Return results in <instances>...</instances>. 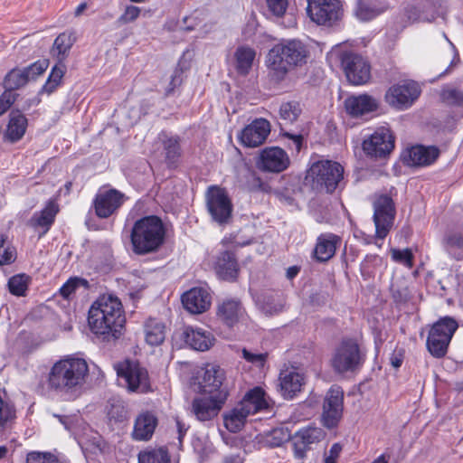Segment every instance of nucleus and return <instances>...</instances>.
<instances>
[{"instance_id":"obj_1","label":"nucleus","mask_w":463,"mask_h":463,"mask_svg":"<svg viewBox=\"0 0 463 463\" xmlns=\"http://www.w3.org/2000/svg\"><path fill=\"white\" fill-rule=\"evenodd\" d=\"M89 372V364L84 357L65 355L50 368L46 376L47 388L64 400H76L82 392Z\"/></svg>"},{"instance_id":"obj_2","label":"nucleus","mask_w":463,"mask_h":463,"mask_svg":"<svg viewBox=\"0 0 463 463\" xmlns=\"http://www.w3.org/2000/svg\"><path fill=\"white\" fill-rule=\"evenodd\" d=\"M126 325V315L120 299L102 295L90 306L88 326L91 333L103 338H119Z\"/></svg>"},{"instance_id":"obj_3","label":"nucleus","mask_w":463,"mask_h":463,"mask_svg":"<svg viewBox=\"0 0 463 463\" xmlns=\"http://www.w3.org/2000/svg\"><path fill=\"white\" fill-rule=\"evenodd\" d=\"M309 50L299 40H288L275 44L267 53L265 65L271 80H283L291 68L302 66L307 61Z\"/></svg>"},{"instance_id":"obj_4","label":"nucleus","mask_w":463,"mask_h":463,"mask_svg":"<svg viewBox=\"0 0 463 463\" xmlns=\"http://www.w3.org/2000/svg\"><path fill=\"white\" fill-rule=\"evenodd\" d=\"M165 227L158 217L146 216L137 220L131 230L133 251L139 255L156 250L164 242Z\"/></svg>"},{"instance_id":"obj_5","label":"nucleus","mask_w":463,"mask_h":463,"mask_svg":"<svg viewBox=\"0 0 463 463\" xmlns=\"http://www.w3.org/2000/svg\"><path fill=\"white\" fill-rule=\"evenodd\" d=\"M118 384L130 392L146 393L152 391L150 378L146 368L138 363L126 360L114 365Z\"/></svg>"},{"instance_id":"obj_6","label":"nucleus","mask_w":463,"mask_h":463,"mask_svg":"<svg viewBox=\"0 0 463 463\" xmlns=\"http://www.w3.org/2000/svg\"><path fill=\"white\" fill-rule=\"evenodd\" d=\"M458 327V322L450 317H441L433 324L427 338V348L434 357L440 358L447 354L448 346Z\"/></svg>"},{"instance_id":"obj_7","label":"nucleus","mask_w":463,"mask_h":463,"mask_svg":"<svg viewBox=\"0 0 463 463\" xmlns=\"http://www.w3.org/2000/svg\"><path fill=\"white\" fill-rule=\"evenodd\" d=\"M307 14L317 25L333 26L344 14L341 0H307Z\"/></svg>"},{"instance_id":"obj_8","label":"nucleus","mask_w":463,"mask_h":463,"mask_svg":"<svg viewBox=\"0 0 463 463\" xmlns=\"http://www.w3.org/2000/svg\"><path fill=\"white\" fill-rule=\"evenodd\" d=\"M344 169L340 164L329 160L314 163L307 173V177L317 188H325L326 192H333L343 177Z\"/></svg>"},{"instance_id":"obj_9","label":"nucleus","mask_w":463,"mask_h":463,"mask_svg":"<svg viewBox=\"0 0 463 463\" xmlns=\"http://www.w3.org/2000/svg\"><path fill=\"white\" fill-rule=\"evenodd\" d=\"M338 57L347 80L353 85H364L371 79V65L361 55L353 52L338 54L333 51L328 55L329 59Z\"/></svg>"},{"instance_id":"obj_10","label":"nucleus","mask_w":463,"mask_h":463,"mask_svg":"<svg viewBox=\"0 0 463 463\" xmlns=\"http://www.w3.org/2000/svg\"><path fill=\"white\" fill-rule=\"evenodd\" d=\"M359 346L354 340L343 341L334 351L331 365L338 373L355 371L362 364Z\"/></svg>"},{"instance_id":"obj_11","label":"nucleus","mask_w":463,"mask_h":463,"mask_svg":"<svg viewBox=\"0 0 463 463\" xmlns=\"http://www.w3.org/2000/svg\"><path fill=\"white\" fill-rule=\"evenodd\" d=\"M420 90L413 81H402L391 86L384 96L386 103L391 107L403 110L410 108L419 98Z\"/></svg>"},{"instance_id":"obj_12","label":"nucleus","mask_w":463,"mask_h":463,"mask_svg":"<svg viewBox=\"0 0 463 463\" xmlns=\"http://www.w3.org/2000/svg\"><path fill=\"white\" fill-rule=\"evenodd\" d=\"M363 150L366 156L382 158L389 155L394 147V137L386 127L375 129L363 141Z\"/></svg>"},{"instance_id":"obj_13","label":"nucleus","mask_w":463,"mask_h":463,"mask_svg":"<svg viewBox=\"0 0 463 463\" xmlns=\"http://www.w3.org/2000/svg\"><path fill=\"white\" fill-rule=\"evenodd\" d=\"M127 199L128 197L117 189L101 187L93 200L95 213L99 218H109L118 211Z\"/></svg>"},{"instance_id":"obj_14","label":"nucleus","mask_w":463,"mask_h":463,"mask_svg":"<svg viewBox=\"0 0 463 463\" xmlns=\"http://www.w3.org/2000/svg\"><path fill=\"white\" fill-rule=\"evenodd\" d=\"M395 216L392 200L387 195L379 196L373 203V222L375 234L379 239H384L389 233Z\"/></svg>"},{"instance_id":"obj_15","label":"nucleus","mask_w":463,"mask_h":463,"mask_svg":"<svg viewBox=\"0 0 463 463\" xmlns=\"http://www.w3.org/2000/svg\"><path fill=\"white\" fill-rule=\"evenodd\" d=\"M344 411V392L338 386H332L326 392L322 411V423L328 429L340 422Z\"/></svg>"},{"instance_id":"obj_16","label":"nucleus","mask_w":463,"mask_h":463,"mask_svg":"<svg viewBox=\"0 0 463 463\" xmlns=\"http://www.w3.org/2000/svg\"><path fill=\"white\" fill-rule=\"evenodd\" d=\"M193 401L192 412L198 420L205 421L218 415L228 397V391L207 394Z\"/></svg>"},{"instance_id":"obj_17","label":"nucleus","mask_w":463,"mask_h":463,"mask_svg":"<svg viewBox=\"0 0 463 463\" xmlns=\"http://www.w3.org/2000/svg\"><path fill=\"white\" fill-rule=\"evenodd\" d=\"M207 208L212 218L218 223L226 222L232 215V205L227 193L216 186L207 192Z\"/></svg>"},{"instance_id":"obj_18","label":"nucleus","mask_w":463,"mask_h":463,"mask_svg":"<svg viewBox=\"0 0 463 463\" xmlns=\"http://www.w3.org/2000/svg\"><path fill=\"white\" fill-rule=\"evenodd\" d=\"M256 164L261 171L280 173L289 166L290 159L284 149L279 146H269L260 152Z\"/></svg>"},{"instance_id":"obj_19","label":"nucleus","mask_w":463,"mask_h":463,"mask_svg":"<svg viewBox=\"0 0 463 463\" xmlns=\"http://www.w3.org/2000/svg\"><path fill=\"white\" fill-rule=\"evenodd\" d=\"M184 307L192 314H202L212 305V296L207 287H194L182 296Z\"/></svg>"},{"instance_id":"obj_20","label":"nucleus","mask_w":463,"mask_h":463,"mask_svg":"<svg viewBox=\"0 0 463 463\" xmlns=\"http://www.w3.org/2000/svg\"><path fill=\"white\" fill-rule=\"evenodd\" d=\"M269 132V122L264 118H258L241 130L239 138L243 146L257 147L266 140Z\"/></svg>"},{"instance_id":"obj_21","label":"nucleus","mask_w":463,"mask_h":463,"mask_svg":"<svg viewBox=\"0 0 463 463\" xmlns=\"http://www.w3.org/2000/svg\"><path fill=\"white\" fill-rule=\"evenodd\" d=\"M216 275L228 281L235 280L239 273V266L233 251L222 250L214 258L213 263Z\"/></svg>"},{"instance_id":"obj_22","label":"nucleus","mask_w":463,"mask_h":463,"mask_svg":"<svg viewBox=\"0 0 463 463\" xmlns=\"http://www.w3.org/2000/svg\"><path fill=\"white\" fill-rule=\"evenodd\" d=\"M439 154L435 146H414L402 153V160L407 165L426 166L431 165Z\"/></svg>"},{"instance_id":"obj_23","label":"nucleus","mask_w":463,"mask_h":463,"mask_svg":"<svg viewBox=\"0 0 463 463\" xmlns=\"http://www.w3.org/2000/svg\"><path fill=\"white\" fill-rule=\"evenodd\" d=\"M224 371L216 364H207L203 369L202 381L199 383V392L203 394L227 391L223 387Z\"/></svg>"},{"instance_id":"obj_24","label":"nucleus","mask_w":463,"mask_h":463,"mask_svg":"<svg viewBox=\"0 0 463 463\" xmlns=\"http://www.w3.org/2000/svg\"><path fill=\"white\" fill-rule=\"evenodd\" d=\"M279 392L285 399H292L301 391L305 376L297 368H288L279 374Z\"/></svg>"},{"instance_id":"obj_25","label":"nucleus","mask_w":463,"mask_h":463,"mask_svg":"<svg viewBox=\"0 0 463 463\" xmlns=\"http://www.w3.org/2000/svg\"><path fill=\"white\" fill-rule=\"evenodd\" d=\"M325 437V432L317 427H307L299 430L294 437L295 454L298 458L304 456L305 450L312 444L317 443Z\"/></svg>"},{"instance_id":"obj_26","label":"nucleus","mask_w":463,"mask_h":463,"mask_svg":"<svg viewBox=\"0 0 463 463\" xmlns=\"http://www.w3.org/2000/svg\"><path fill=\"white\" fill-rule=\"evenodd\" d=\"M341 243L339 236L326 232L320 234L314 249V257L318 261H327L335 254L337 247Z\"/></svg>"},{"instance_id":"obj_27","label":"nucleus","mask_w":463,"mask_h":463,"mask_svg":"<svg viewBox=\"0 0 463 463\" xmlns=\"http://www.w3.org/2000/svg\"><path fill=\"white\" fill-rule=\"evenodd\" d=\"M58 212L59 208L57 203L53 201H50L41 212L35 213L32 216L28 224L35 231H39L40 236H42L49 231Z\"/></svg>"},{"instance_id":"obj_28","label":"nucleus","mask_w":463,"mask_h":463,"mask_svg":"<svg viewBox=\"0 0 463 463\" xmlns=\"http://www.w3.org/2000/svg\"><path fill=\"white\" fill-rule=\"evenodd\" d=\"M183 338L194 350L206 351L214 342L211 332L199 327L187 326L184 329Z\"/></svg>"},{"instance_id":"obj_29","label":"nucleus","mask_w":463,"mask_h":463,"mask_svg":"<svg viewBox=\"0 0 463 463\" xmlns=\"http://www.w3.org/2000/svg\"><path fill=\"white\" fill-rule=\"evenodd\" d=\"M378 105L377 99L367 94L351 96L345 101L346 111L354 117L373 112L377 109Z\"/></svg>"},{"instance_id":"obj_30","label":"nucleus","mask_w":463,"mask_h":463,"mask_svg":"<svg viewBox=\"0 0 463 463\" xmlns=\"http://www.w3.org/2000/svg\"><path fill=\"white\" fill-rule=\"evenodd\" d=\"M157 426V418L149 411L140 413L134 424L132 436L136 440H148Z\"/></svg>"},{"instance_id":"obj_31","label":"nucleus","mask_w":463,"mask_h":463,"mask_svg":"<svg viewBox=\"0 0 463 463\" xmlns=\"http://www.w3.org/2000/svg\"><path fill=\"white\" fill-rule=\"evenodd\" d=\"M239 405L248 416L255 414L268 407L266 393L260 387H255L244 395Z\"/></svg>"},{"instance_id":"obj_32","label":"nucleus","mask_w":463,"mask_h":463,"mask_svg":"<svg viewBox=\"0 0 463 463\" xmlns=\"http://www.w3.org/2000/svg\"><path fill=\"white\" fill-rule=\"evenodd\" d=\"M243 315V308L237 300L227 299L218 307L217 316L227 326H232L239 321Z\"/></svg>"},{"instance_id":"obj_33","label":"nucleus","mask_w":463,"mask_h":463,"mask_svg":"<svg viewBox=\"0 0 463 463\" xmlns=\"http://www.w3.org/2000/svg\"><path fill=\"white\" fill-rule=\"evenodd\" d=\"M435 4L432 0H416L406 10L410 21H430L434 18Z\"/></svg>"},{"instance_id":"obj_34","label":"nucleus","mask_w":463,"mask_h":463,"mask_svg":"<svg viewBox=\"0 0 463 463\" xmlns=\"http://www.w3.org/2000/svg\"><path fill=\"white\" fill-rule=\"evenodd\" d=\"M7 125L5 137L11 142L20 140L27 128V118L20 111H12Z\"/></svg>"},{"instance_id":"obj_35","label":"nucleus","mask_w":463,"mask_h":463,"mask_svg":"<svg viewBox=\"0 0 463 463\" xmlns=\"http://www.w3.org/2000/svg\"><path fill=\"white\" fill-rule=\"evenodd\" d=\"M291 438L290 431L286 427H278L269 432L260 434L258 443L261 447H279L285 442L288 441Z\"/></svg>"},{"instance_id":"obj_36","label":"nucleus","mask_w":463,"mask_h":463,"mask_svg":"<svg viewBox=\"0 0 463 463\" xmlns=\"http://www.w3.org/2000/svg\"><path fill=\"white\" fill-rule=\"evenodd\" d=\"M144 333L146 342L148 345H159L165 340V326L161 321L156 318H149L145 323Z\"/></svg>"},{"instance_id":"obj_37","label":"nucleus","mask_w":463,"mask_h":463,"mask_svg":"<svg viewBox=\"0 0 463 463\" xmlns=\"http://www.w3.org/2000/svg\"><path fill=\"white\" fill-rule=\"evenodd\" d=\"M234 57L237 71L241 75H246L252 68L256 52L250 46L241 45L236 49Z\"/></svg>"},{"instance_id":"obj_38","label":"nucleus","mask_w":463,"mask_h":463,"mask_svg":"<svg viewBox=\"0 0 463 463\" xmlns=\"http://www.w3.org/2000/svg\"><path fill=\"white\" fill-rule=\"evenodd\" d=\"M75 38L72 33L64 32L54 40L52 52L59 61H63L72 47Z\"/></svg>"},{"instance_id":"obj_39","label":"nucleus","mask_w":463,"mask_h":463,"mask_svg":"<svg viewBox=\"0 0 463 463\" xmlns=\"http://www.w3.org/2000/svg\"><path fill=\"white\" fill-rule=\"evenodd\" d=\"M248 415L241 410L238 404L232 411L223 415V422L225 428L231 432H238L244 426Z\"/></svg>"},{"instance_id":"obj_40","label":"nucleus","mask_w":463,"mask_h":463,"mask_svg":"<svg viewBox=\"0 0 463 463\" xmlns=\"http://www.w3.org/2000/svg\"><path fill=\"white\" fill-rule=\"evenodd\" d=\"M138 463H170V457L164 448L151 449L138 454Z\"/></svg>"},{"instance_id":"obj_41","label":"nucleus","mask_w":463,"mask_h":463,"mask_svg":"<svg viewBox=\"0 0 463 463\" xmlns=\"http://www.w3.org/2000/svg\"><path fill=\"white\" fill-rule=\"evenodd\" d=\"M65 70V65L61 61H59V63L52 69L45 84L43 86L42 91L47 94L52 93L61 84Z\"/></svg>"},{"instance_id":"obj_42","label":"nucleus","mask_w":463,"mask_h":463,"mask_svg":"<svg viewBox=\"0 0 463 463\" xmlns=\"http://www.w3.org/2000/svg\"><path fill=\"white\" fill-rule=\"evenodd\" d=\"M49 61L47 60L37 61L24 70H13L12 77L23 75L27 78V80H35L38 76L42 75L48 68Z\"/></svg>"},{"instance_id":"obj_43","label":"nucleus","mask_w":463,"mask_h":463,"mask_svg":"<svg viewBox=\"0 0 463 463\" xmlns=\"http://www.w3.org/2000/svg\"><path fill=\"white\" fill-rule=\"evenodd\" d=\"M31 279L29 276L25 274H16L13 277H11L8 280V288L11 294L21 297L24 296L29 284H30Z\"/></svg>"},{"instance_id":"obj_44","label":"nucleus","mask_w":463,"mask_h":463,"mask_svg":"<svg viewBox=\"0 0 463 463\" xmlns=\"http://www.w3.org/2000/svg\"><path fill=\"white\" fill-rule=\"evenodd\" d=\"M441 99L449 106L463 107V90L452 86H447L441 90Z\"/></svg>"},{"instance_id":"obj_45","label":"nucleus","mask_w":463,"mask_h":463,"mask_svg":"<svg viewBox=\"0 0 463 463\" xmlns=\"http://www.w3.org/2000/svg\"><path fill=\"white\" fill-rule=\"evenodd\" d=\"M301 113V108L297 101L282 103L279 108L280 118L288 123L295 122Z\"/></svg>"},{"instance_id":"obj_46","label":"nucleus","mask_w":463,"mask_h":463,"mask_svg":"<svg viewBox=\"0 0 463 463\" xmlns=\"http://www.w3.org/2000/svg\"><path fill=\"white\" fill-rule=\"evenodd\" d=\"M16 249L6 244V236L0 233V265H10L16 260Z\"/></svg>"},{"instance_id":"obj_47","label":"nucleus","mask_w":463,"mask_h":463,"mask_svg":"<svg viewBox=\"0 0 463 463\" xmlns=\"http://www.w3.org/2000/svg\"><path fill=\"white\" fill-rule=\"evenodd\" d=\"M381 10L359 1L354 10L355 16L364 22L370 21L381 14Z\"/></svg>"},{"instance_id":"obj_48","label":"nucleus","mask_w":463,"mask_h":463,"mask_svg":"<svg viewBox=\"0 0 463 463\" xmlns=\"http://www.w3.org/2000/svg\"><path fill=\"white\" fill-rule=\"evenodd\" d=\"M15 417L14 407L0 394V430L6 428Z\"/></svg>"},{"instance_id":"obj_49","label":"nucleus","mask_w":463,"mask_h":463,"mask_svg":"<svg viewBox=\"0 0 463 463\" xmlns=\"http://www.w3.org/2000/svg\"><path fill=\"white\" fill-rule=\"evenodd\" d=\"M242 357L252 365L258 368H263L267 363L268 354L267 353H259L250 351L248 349H242L241 351Z\"/></svg>"},{"instance_id":"obj_50","label":"nucleus","mask_w":463,"mask_h":463,"mask_svg":"<svg viewBox=\"0 0 463 463\" xmlns=\"http://www.w3.org/2000/svg\"><path fill=\"white\" fill-rule=\"evenodd\" d=\"M165 156L170 162H174L180 156L178 138L170 137L164 140Z\"/></svg>"},{"instance_id":"obj_51","label":"nucleus","mask_w":463,"mask_h":463,"mask_svg":"<svg viewBox=\"0 0 463 463\" xmlns=\"http://www.w3.org/2000/svg\"><path fill=\"white\" fill-rule=\"evenodd\" d=\"M392 259L401 264L408 268H411L413 266V255L410 249L404 250H392Z\"/></svg>"},{"instance_id":"obj_52","label":"nucleus","mask_w":463,"mask_h":463,"mask_svg":"<svg viewBox=\"0 0 463 463\" xmlns=\"http://www.w3.org/2000/svg\"><path fill=\"white\" fill-rule=\"evenodd\" d=\"M141 14V8L136 5L126 6L122 14L118 17V22L121 24L134 23Z\"/></svg>"},{"instance_id":"obj_53","label":"nucleus","mask_w":463,"mask_h":463,"mask_svg":"<svg viewBox=\"0 0 463 463\" xmlns=\"http://www.w3.org/2000/svg\"><path fill=\"white\" fill-rule=\"evenodd\" d=\"M83 282L82 279L78 278H71L60 288V293L64 298L70 297L75 292L79 286Z\"/></svg>"},{"instance_id":"obj_54","label":"nucleus","mask_w":463,"mask_h":463,"mask_svg":"<svg viewBox=\"0 0 463 463\" xmlns=\"http://www.w3.org/2000/svg\"><path fill=\"white\" fill-rule=\"evenodd\" d=\"M27 463H58V459L49 453L32 452L27 456Z\"/></svg>"},{"instance_id":"obj_55","label":"nucleus","mask_w":463,"mask_h":463,"mask_svg":"<svg viewBox=\"0 0 463 463\" xmlns=\"http://www.w3.org/2000/svg\"><path fill=\"white\" fill-rule=\"evenodd\" d=\"M269 10L276 16H282L288 7V0H266Z\"/></svg>"},{"instance_id":"obj_56","label":"nucleus","mask_w":463,"mask_h":463,"mask_svg":"<svg viewBox=\"0 0 463 463\" xmlns=\"http://www.w3.org/2000/svg\"><path fill=\"white\" fill-rule=\"evenodd\" d=\"M13 71L9 72V74L6 77V83L11 88H19L23 85H24L28 80L27 78H25L23 75H17L15 77H12Z\"/></svg>"},{"instance_id":"obj_57","label":"nucleus","mask_w":463,"mask_h":463,"mask_svg":"<svg viewBox=\"0 0 463 463\" xmlns=\"http://www.w3.org/2000/svg\"><path fill=\"white\" fill-rule=\"evenodd\" d=\"M390 361H391V364L394 367V368H399L402 364V361H403V354L402 351H398V352H394L391 358H390Z\"/></svg>"},{"instance_id":"obj_58","label":"nucleus","mask_w":463,"mask_h":463,"mask_svg":"<svg viewBox=\"0 0 463 463\" xmlns=\"http://www.w3.org/2000/svg\"><path fill=\"white\" fill-rule=\"evenodd\" d=\"M181 82H182L181 71H175L174 75L171 78L170 84L172 87L166 90L167 93H170L171 91H173L175 87H177L181 84Z\"/></svg>"},{"instance_id":"obj_59","label":"nucleus","mask_w":463,"mask_h":463,"mask_svg":"<svg viewBox=\"0 0 463 463\" xmlns=\"http://www.w3.org/2000/svg\"><path fill=\"white\" fill-rule=\"evenodd\" d=\"M292 140V146L296 152H299L302 147V136L300 135H287Z\"/></svg>"},{"instance_id":"obj_60","label":"nucleus","mask_w":463,"mask_h":463,"mask_svg":"<svg viewBox=\"0 0 463 463\" xmlns=\"http://www.w3.org/2000/svg\"><path fill=\"white\" fill-rule=\"evenodd\" d=\"M341 451H342V446L339 443H335L332 445V447L328 452V455L326 457H332V458L337 459Z\"/></svg>"},{"instance_id":"obj_61","label":"nucleus","mask_w":463,"mask_h":463,"mask_svg":"<svg viewBox=\"0 0 463 463\" xmlns=\"http://www.w3.org/2000/svg\"><path fill=\"white\" fill-rule=\"evenodd\" d=\"M59 420H60L61 423L64 425L66 430H68L70 431H74L73 430V427L71 426V422H72V419L71 418H70V417H60L59 416Z\"/></svg>"},{"instance_id":"obj_62","label":"nucleus","mask_w":463,"mask_h":463,"mask_svg":"<svg viewBox=\"0 0 463 463\" xmlns=\"http://www.w3.org/2000/svg\"><path fill=\"white\" fill-rule=\"evenodd\" d=\"M176 427H177V430H178V439L181 441L182 438L185 435L187 429L178 420H176Z\"/></svg>"},{"instance_id":"obj_63","label":"nucleus","mask_w":463,"mask_h":463,"mask_svg":"<svg viewBox=\"0 0 463 463\" xmlns=\"http://www.w3.org/2000/svg\"><path fill=\"white\" fill-rule=\"evenodd\" d=\"M224 463H242V458L239 455L227 457Z\"/></svg>"},{"instance_id":"obj_64","label":"nucleus","mask_w":463,"mask_h":463,"mask_svg":"<svg viewBox=\"0 0 463 463\" xmlns=\"http://www.w3.org/2000/svg\"><path fill=\"white\" fill-rule=\"evenodd\" d=\"M87 8V4L86 3H81L80 4L77 8L75 9V16H80Z\"/></svg>"}]
</instances>
